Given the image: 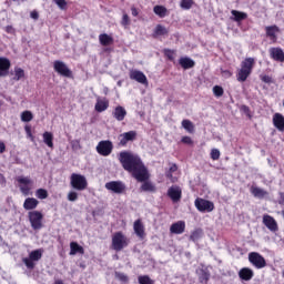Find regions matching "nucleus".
Segmentation results:
<instances>
[{
	"instance_id": "obj_1",
	"label": "nucleus",
	"mask_w": 284,
	"mask_h": 284,
	"mask_svg": "<svg viewBox=\"0 0 284 284\" xmlns=\"http://www.w3.org/2000/svg\"><path fill=\"white\" fill-rule=\"evenodd\" d=\"M119 161L125 172H130L133 179H136L139 183H143L141 185L142 192H156V186L152 184V182H148L150 174L148 173V168H145V164H143V161H141L139 155L122 151L119 154Z\"/></svg>"
},
{
	"instance_id": "obj_2",
	"label": "nucleus",
	"mask_w": 284,
	"mask_h": 284,
	"mask_svg": "<svg viewBox=\"0 0 284 284\" xmlns=\"http://www.w3.org/2000/svg\"><path fill=\"white\" fill-rule=\"evenodd\" d=\"M254 68V58H246L241 63V69H239L236 79L240 83H245L250 74H252V69Z\"/></svg>"
},
{
	"instance_id": "obj_3",
	"label": "nucleus",
	"mask_w": 284,
	"mask_h": 284,
	"mask_svg": "<svg viewBox=\"0 0 284 284\" xmlns=\"http://www.w3.org/2000/svg\"><path fill=\"white\" fill-rule=\"evenodd\" d=\"M111 245L114 252H121L122 250H125L128 245H130V239H128L123 232H115L112 236Z\"/></svg>"
},
{
	"instance_id": "obj_4",
	"label": "nucleus",
	"mask_w": 284,
	"mask_h": 284,
	"mask_svg": "<svg viewBox=\"0 0 284 284\" xmlns=\"http://www.w3.org/2000/svg\"><path fill=\"white\" fill-rule=\"evenodd\" d=\"M43 257V248H38L34 251H31L29 253V257H23L22 263H24L27 270H34V262L41 261Z\"/></svg>"
},
{
	"instance_id": "obj_5",
	"label": "nucleus",
	"mask_w": 284,
	"mask_h": 284,
	"mask_svg": "<svg viewBox=\"0 0 284 284\" xmlns=\"http://www.w3.org/2000/svg\"><path fill=\"white\" fill-rule=\"evenodd\" d=\"M248 263H251L255 270H263L264 267H267V261H265V257H263L258 252L248 253Z\"/></svg>"
},
{
	"instance_id": "obj_6",
	"label": "nucleus",
	"mask_w": 284,
	"mask_h": 284,
	"mask_svg": "<svg viewBox=\"0 0 284 284\" xmlns=\"http://www.w3.org/2000/svg\"><path fill=\"white\" fill-rule=\"evenodd\" d=\"M71 187L73 190H78V192H83L88 187V180L84 175H81L79 173H73L71 175Z\"/></svg>"
},
{
	"instance_id": "obj_7",
	"label": "nucleus",
	"mask_w": 284,
	"mask_h": 284,
	"mask_svg": "<svg viewBox=\"0 0 284 284\" xmlns=\"http://www.w3.org/2000/svg\"><path fill=\"white\" fill-rule=\"evenodd\" d=\"M53 70L54 72L60 74V77H65V79H72V70H70V68H68V64H65V62L63 61L55 60L53 62Z\"/></svg>"
},
{
	"instance_id": "obj_8",
	"label": "nucleus",
	"mask_w": 284,
	"mask_h": 284,
	"mask_svg": "<svg viewBox=\"0 0 284 284\" xmlns=\"http://www.w3.org/2000/svg\"><path fill=\"white\" fill-rule=\"evenodd\" d=\"M29 221L32 230H41L43 227V213L39 211L29 212Z\"/></svg>"
},
{
	"instance_id": "obj_9",
	"label": "nucleus",
	"mask_w": 284,
	"mask_h": 284,
	"mask_svg": "<svg viewBox=\"0 0 284 284\" xmlns=\"http://www.w3.org/2000/svg\"><path fill=\"white\" fill-rule=\"evenodd\" d=\"M112 150H114V145L110 140L100 141L97 145V152L101 156H110L112 154Z\"/></svg>"
},
{
	"instance_id": "obj_10",
	"label": "nucleus",
	"mask_w": 284,
	"mask_h": 284,
	"mask_svg": "<svg viewBox=\"0 0 284 284\" xmlns=\"http://www.w3.org/2000/svg\"><path fill=\"white\" fill-rule=\"evenodd\" d=\"M105 189L113 192V194H123V192H125V183L121 181H111L105 183Z\"/></svg>"
},
{
	"instance_id": "obj_11",
	"label": "nucleus",
	"mask_w": 284,
	"mask_h": 284,
	"mask_svg": "<svg viewBox=\"0 0 284 284\" xmlns=\"http://www.w3.org/2000/svg\"><path fill=\"white\" fill-rule=\"evenodd\" d=\"M195 207L199 212H213L214 211V203L207 200H203L197 197L195 200Z\"/></svg>"
},
{
	"instance_id": "obj_12",
	"label": "nucleus",
	"mask_w": 284,
	"mask_h": 284,
	"mask_svg": "<svg viewBox=\"0 0 284 284\" xmlns=\"http://www.w3.org/2000/svg\"><path fill=\"white\" fill-rule=\"evenodd\" d=\"M268 54L273 61H276L277 63H284V52L283 49L278 47H272L268 49Z\"/></svg>"
},
{
	"instance_id": "obj_13",
	"label": "nucleus",
	"mask_w": 284,
	"mask_h": 284,
	"mask_svg": "<svg viewBox=\"0 0 284 284\" xmlns=\"http://www.w3.org/2000/svg\"><path fill=\"white\" fill-rule=\"evenodd\" d=\"M130 79L132 81H136L138 83H141L142 85L148 84V77H145V73H143V71H139V70L130 71Z\"/></svg>"
},
{
	"instance_id": "obj_14",
	"label": "nucleus",
	"mask_w": 284,
	"mask_h": 284,
	"mask_svg": "<svg viewBox=\"0 0 284 284\" xmlns=\"http://www.w3.org/2000/svg\"><path fill=\"white\" fill-rule=\"evenodd\" d=\"M133 231L138 239H140V241L145 240V226L143 225V222H141L140 219L133 223Z\"/></svg>"
},
{
	"instance_id": "obj_15",
	"label": "nucleus",
	"mask_w": 284,
	"mask_h": 284,
	"mask_svg": "<svg viewBox=\"0 0 284 284\" xmlns=\"http://www.w3.org/2000/svg\"><path fill=\"white\" fill-rule=\"evenodd\" d=\"M18 183H20V192L24 195L28 196L30 194V185L32 183V180L30 178H23L20 176L18 178Z\"/></svg>"
},
{
	"instance_id": "obj_16",
	"label": "nucleus",
	"mask_w": 284,
	"mask_h": 284,
	"mask_svg": "<svg viewBox=\"0 0 284 284\" xmlns=\"http://www.w3.org/2000/svg\"><path fill=\"white\" fill-rule=\"evenodd\" d=\"M11 65L12 63L8 58L0 57V77H8Z\"/></svg>"
},
{
	"instance_id": "obj_17",
	"label": "nucleus",
	"mask_w": 284,
	"mask_h": 284,
	"mask_svg": "<svg viewBox=\"0 0 284 284\" xmlns=\"http://www.w3.org/2000/svg\"><path fill=\"white\" fill-rule=\"evenodd\" d=\"M168 196L171 197L173 203H179V201H181V196H182L181 187L175 186V185L169 187Z\"/></svg>"
},
{
	"instance_id": "obj_18",
	"label": "nucleus",
	"mask_w": 284,
	"mask_h": 284,
	"mask_svg": "<svg viewBox=\"0 0 284 284\" xmlns=\"http://www.w3.org/2000/svg\"><path fill=\"white\" fill-rule=\"evenodd\" d=\"M263 224L271 232H277L278 231V224L276 223V220H274V217H272V215H264L263 216Z\"/></svg>"
},
{
	"instance_id": "obj_19",
	"label": "nucleus",
	"mask_w": 284,
	"mask_h": 284,
	"mask_svg": "<svg viewBox=\"0 0 284 284\" xmlns=\"http://www.w3.org/2000/svg\"><path fill=\"white\" fill-rule=\"evenodd\" d=\"M136 140V131H129L120 134V145L125 146L128 142Z\"/></svg>"
},
{
	"instance_id": "obj_20",
	"label": "nucleus",
	"mask_w": 284,
	"mask_h": 284,
	"mask_svg": "<svg viewBox=\"0 0 284 284\" xmlns=\"http://www.w3.org/2000/svg\"><path fill=\"white\" fill-rule=\"evenodd\" d=\"M112 116L115 121H124L125 116H128V111L122 105H118L112 111Z\"/></svg>"
},
{
	"instance_id": "obj_21",
	"label": "nucleus",
	"mask_w": 284,
	"mask_h": 284,
	"mask_svg": "<svg viewBox=\"0 0 284 284\" xmlns=\"http://www.w3.org/2000/svg\"><path fill=\"white\" fill-rule=\"evenodd\" d=\"M241 281H252L254 278V271L250 267H243L239 272Z\"/></svg>"
},
{
	"instance_id": "obj_22",
	"label": "nucleus",
	"mask_w": 284,
	"mask_h": 284,
	"mask_svg": "<svg viewBox=\"0 0 284 284\" xmlns=\"http://www.w3.org/2000/svg\"><path fill=\"white\" fill-rule=\"evenodd\" d=\"M273 125L280 131L284 132V116L281 113H275L273 116Z\"/></svg>"
},
{
	"instance_id": "obj_23",
	"label": "nucleus",
	"mask_w": 284,
	"mask_h": 284,
	"mask_svg": "<svg viewBox=\"0 0 284 284\" xmlns=\"http://www.w3.org/2000/svg\"><path fill=\"white\" fill-rule=\"evenodd\" d=\"M250 192L255 199H265V196L270 195L267 191L254 185L251 186Z\"/></svg>"
},
{
	"instance_id": "obj_24",
	"label": "nucleus",
	"mask_w": 284,
	"mask_h": 284,
	"mask_svg": "<svg viewBox=\"0 0 284 284\" xmlns=\"http://www.w3.org/2000/svg\"><path fill=\"white\" fill-rule=\"evenodd\" d=\"M171 234H183L185 232V223L183 221L175 222L170 227Z\"/></svg>"
},
{
	"instance_id": "obj_25",
	"label": "nucleus",
	"mask_w": 284,
	"mask_h": 284,
	"mask_svg": "<svg viewBox=\"0 0 284 284\" xmlns=\"http://www.w3.org/2000/svg\"><path fill=\"white\" fill-rule=\"evenodd\" d=\"M38 205H39V200L34 197H27L23 203V209L27 211L37 210Z\"/></svg>"
},
{
	"instance_id": "obj_26",
	"label": "nucleus",
	"mask_w": 284,
	"mask_h": 284,
	"mask_svg": "<svg viewBox=\"0 0 284 284\" xmlns=\"http://www.w3.org/2000/svg\"><path fill=\"white\" fill-rule=\"evenodd\" d=\"M75 254H85L83 246L79 245L77 242L70 243V256H75Z\"/></svg>"
},
{
	"instance_id": "obj_27",
	"label": "nucleus",
	"mask_w": 284,
	"mask_h": 284,
	"mask_svg": "<svg viewBox=\"0 0 284 284\" xmlns=\"http://www.w3.org/2000/svg\"><path fill=\"white\" fill-rule=\"evenodd\" d=\"M110 108V102L106 99H98L95 103V112H105Z\"/></svg>"
},
{
	"instance_id": "obj_28",
	"label": "nucleus",
	"mask_w": 284,
	"mask_h": 284,
	"mask_svg": "<svg viewBox=\"0 0 284 284\" xmlns=\"http://www.w3.org/2000/svg\"><path fill=\"white\" fill-rule=\"evenodd\" d=\"M42 139H43V143H45V145L48 148H54V135L52 134V132H48L45 131L43 134H42Z\"/></svg>"
},
{
	"instance_id": "obj_29",
	"label": "nucleus",
	"mask_w": 284,
	"mask_h": 284,
	"mask_svg": "<svg viewBox=\"0 0 284 284\" xmlns=\"http://www.w3.org/2000/svg\"><path fill=\"white\" fill-rule=\"evenodd\" d=\"M231 14L233 18V21H236L237 23H241V21H245L247 19V13L243 11L232 10Z\"/></svg>"
},
{
	"instance_id": "obj_30",
	"label": "nucleus",
	"mask_w": 284,
	"mask_h": 284,
	"mask_svg": "<svg viewBox=\"0 0 284 284\" xmlns=\"http://www.w3.org/2000/svg\"><path fill=\"white\" fill-rule=\"evenodd\" d=\"M179 63H180L181 68H183L184 70H190L191 68H194V65H195L194 60H192L190 58H181L179 60Z\"/></svg>"
},
{
	"instance_id": "obj_31",
	"label": "nucleus",
	"mask_w": 284,
	"mask_h": 284,
	"mask_svg": "<svg viewBox=\"0 0 284 284\" xmlns=\"http://www.w3.org/2000/svg\"><path fill=\"white\" fill-rule=\"evenodd\" d=\"M168 32V28L162 24H158L153 30V38L156 39L158 37H165Z\"/></svg>"
},
{
	"instance_id": "obj_32",
	"label": "nucleus",
	"mask_w": 284,
	"mask_h": 284,
	"mask_svg": "<svg viewBox=\"0 0 284 284\" xmlns=\"http://www.w3.org/2000/svg\"><path fill=\"white\" fill-rule=\"evenodd\" d=\"M99 41L101 45H112L114 43V39L111 36H108V33H101L99 36Z\"/></svg>"
},
{
	"instance_id": "obj_33",
	"label": "nucleus",
	"mask_w": 284,
	"mask_h": 284,
	"mask_svg": "<svg viewBox=\"0 0 284 284\" xmlns=\"http://www.w3.org/2000/svg\"><path fill=\"white\" fill-rule=\"evenodd\" d=\"M153 12L154 14L160 17V19H165V17H168V8H165L164 6H155L153 8Z\"/></svg>"
},
{
	"instance_id": "obj_34",
	"label": "nucleus",
	"mask_w": 284,
	"mask_h": 284,
	"mask_svg": "<svg viewBox=\"0 0 284 284\" xmlns=\"http://www.w3.org/2000/svg\"><path fill=\"white\" fill-rule=\"evenodd\" d=\"M201 239H203L202 229L194 230L190 235V241H192L193 243H197V241H201Z\"/></svg>"
},
{
	"instance_id": "obj_35",
	"label": "nucleus",
	"mask_w": 284,
	"mask_h": 284,
	"mask_svg": "<svg viewBox=\"0 0 284 284\" xmlns=\"http://www.w3.org/2000/svg\"><path fill=\"white\" fill-rule=\"evenodd\" d=\"M266 30V37H270L271 39H276V32H280L281 29L276 24L270 26L265 28Z\"/></svg>"
},
{
	"instance_id": "obj_36",
	"label": "nucleus",
	"mask_w": 284,
	"mask_h": 284,
	"mask_svg": "<svg viewBox=\"0 0 284 284\" xmlns=\"http://www.w3.org/2000/svg\"><path fill=\"white\" fill-rule=\"evenodd\" d=\"M199 281L202 284H207V282L210 281V271L204 268L200 270Z\"/></svg>"
},
{
	"instance_id": "obj_37",
	"label": "nucleus",
	"mask_w": 284,
	"mask_h": 284,
	"mask_svg": "<svg viewBox=\"0 0 284 284\" xmlns=\"http://www.w3.org/2000/svg\"><path fill=\"white\" fill-rule=\"evenodd\" d=\"M182 128L190 134H193V132H194V123H192V121H190V120H183Z\"/></svg>"
},
{
	"instance_id": "obj_38",
	"label": "nucleus",
	"mask_w": 284,
	"mask_h": 284,
	"mask_svg": "<svg viewBox=\"0 0 284 284\" xmlns=\"http://www.w3.org/2000/svg\"><path fill=\"white\" fill-rule=\"evenodd\" d=\"M193 6H194V0H181L180 1V8L182 10H192Z\"/></svg>"
},
{
	"instance_id": "obj_39",
	"label": "nucleus",
	"mask_w": 284,
	"mask_h": 284,
	"mask_svg": "<svg viewBox=\"0 0 284 284\" xmlns=\"http://www.w3.org/2000/svg\"><path fill=\"white\" fill-rule=\"evenodd\" d=\"M23 77H26V71H23V69L17 67L14 69V77L13 80L14 81H21V79H23Z\"/></svg>"
},
{
	"instance_id": "obj_40",
	"label": "nucleus",
	"mask_w": 284,
	"mask_h": 284,
	"mask_svg": "<svg viewBox=\"0 0 284 284\" xmlns=\"http://www.w3.org/2000/svg\"><path fill=\"white\" fill-rule=\"evenodd\" d=\"M32 119H34V115H32V113L30 111H23L21 113V121L23 123H30V121H32Z\"/></svg>"
},
{
	"instance_id": "obj_41",
	"label": "nucleus",
	"mask_w": 284,
	"mask_h": 284,
	"mask_svg": "<svg viewBox=\"0 0 284 284\" xmlns=\"http://www.w3.org/2000/svg\"><path fill=\"white\" fill-rule=\"evenodd\" d=\"M37 199L44 200L48 199V190L45 189H38L36 191Z\"/></svg>"
},
{
	"instance_id": "obj_42",
	"label": "nucleus",
	"mask_w": 284,
	"mask_h": 284,
	"mask_svg": "<svg viewBox=\"0 0 284 284\" xmlns=\"http://www.w3.org/2000/svg\"><path fill=\"white\" fill-rule=\"evenodd\" d=\"M140 284H154V281L148 275H141L138 277Z\"/></svg>"
},
{
	"instance_id": "obj_43",
	"label": "nucleus",
	"mask_w": 284,
	"mask_h": 284,
	"mask_svg": "<svg viewBox=\"0 0 284 284\" xmlns=\"http://www.w3.org/2000/svg\"><path fill=\"white\" fill-rule=\"evenodd\" d=\"M115 278H118V281H121V283H128V281H130L125 273L121 272H115Z\"/></svg>"
},
{
	"instance_id": "obj_44",
	"label": "nucleus",
	"mask_w": 284,
	"mask_h": 284,
	"mask_svg": "<svg viewBox=\"0 0 284 284\" xmlns=\"http://www.w3.org/2000/svg\"><path fill=\"white\" fill-rule=\"evenodd\" d=\"M211 159L213 161H219L221 159V151H219V149H212L211 150Z\"/></svg>"
},
{
	"instance_id": "obj_45",
	"label": "nucleus",
	"mask_w": 284,
	"mask_h": 284,
	"mask_svg": "<svg viewBox=\"0 0 284 284\" xmlns=\"http://www.w3.org/2000/svg\"><path fill=\"white\" fill-rule=\"evenodd\" d=\"M53 2L60 10H65L68 8V2L65 0H53Z\"/></svg>"
},
{
	"instance_id": "obj_46",
	"label": "nucleus",
	"mask_w": 284,
	"mask_h": 284,
	"mask_svg": "<svg viewBox=\"0 0 284 284\" xmlns=\"http://www.w3.org/2000/svg\"><path fill=\"white\" fill-rule=\"evenodd\" d=\"M223 87L215 85L213 87V94L214 97H221L223 94Z\"/></svg>"
},
{
	"instance_id": "obj_47",
	"label": "nucleus",
	"mask_w": 284,
	"mask_h": 284,
	"mask_svg": "<svg viewBox=\"0 0 284 284\" xmlns=\"http://www.w3.org/2000/svg\"><path fill=\"white\" fill-rule=\"evenodd\" d=\"M79 199V194L74 191L69 192L68 194V201H71L72 203H74V201H78Z\"/></svg>"
},
{
	"instance_id": "obj_48",
	"label": "nucleus",
	"mask_w": 284,
	"mask_h": 284,
	"mask_svg": "<svg viewBox=\"0 0 284 284\" xmlns=\"http://www.w3.org/2000/svg\"><path fill=\"white\" fill-rule=\"evenodd\" d=\"M164 55L166 57V59H169V61H174V51L170 49H164Z\"/></svg>"
},
{
	"instance_id": "obj_49",
	"label": "nucleus",
	"mask_w": 284,
	"mask_h": 284,
	"mask_svg": "<svg viewBox=\"0 0 284 284\" xmlns=\"http://www.w3.org/2000/svg\"><path fill=\"white\" fill-rule=\"evenodd\" d=\"M121 26H123L124 28L125 26H130V16H128L126 13H124L122 17Z\"/></svg>"
},
{
	"instance_id": "obj_50",
	"label": "nucleus",
	"mask_w": 284,
	"mask_h": 284,
	"mask_svg": "<svg viewBox=\"0 0 284 284\" xmlns=\"http://www.w3.org/2000/svg\"><path fill=\"white\" fill-rule=\"evenodd\" d=\"M24 131L27 133V136L31 139V141H34V136L32 135V129L28 125L24 126Z\"/></svg>"
},
{
	"instance_id": "obj_51",
	"label": "nucleus",
	"mask_w": 284,
	"mask_h": 284,
	"mask_svg": "<svg viewBox=\"0 0 284 284\" xmlns=\"http://www.w3.org/2000/svg\"><path fill=\"white\" fill-rule=\"evenodd\" d=\"M182 143H185L186 145H191V143H192V138H190V136H183V138H182Z\"/></svg>"
},
{
	"instance_id": "obj_52",
	"label": "nucleus",
	"mask_w": 284,
	"mask_h": 284,
	"mask_svg": "<svg viewBox=\"0 0 284 284\" xmlns=\"http://www.w3.org/2000/svg\"><path fill=\"white\" fill-rule=\"evenodd\" d=\"M261 79L263 83H272V77L270 75H263Z\"/></svg>"
},
{
	"instance_id": "obj_53",
	"label": "nucleus",
	"mask_w": 284,
	"mask_h": 284,
	"mask_svg": "<svg viewBox=\"0 0 284 284\" xmlns=\"http://www.w3.org/2000/svg\"><path fill=\"white\" fill-rule=\"evenodd\" d=\"M278 196V205H284V192H280Z\"/></svg>"
},
{
	"instance_id": "obj_54",
	"label": "nucleus",
	"mask_w": 284,
	"mask_h": 284,
	"mask_svg": "<svg viewBox=\"0 0 284 284\" xmlns=\"http://www.w3.org/2000/svg\"><path fill=\"white\" fill-rule=\"evenodd\" d=\"M30 17L31 19H34V21H37L39 19V12H37L36 10L31 11Z\"/></svg>"
},
{
	"instance_id": "obj_55",
	"label": "nucleus",
	"mask_w": 284,
	"mask_h": 284,
	"mask_svg": "<svg viewBox=\"0 0 284 284\" xmlns=\"http://www.w3.org/2000/svg\"><path fill=\"white\" fill-rule=\"evenodd\" d=\"M131 14L132 17H139V10L136 8H131Z\"/></svg>"
},
{
	"instance_id": "obj_56",
	"label": "nucleus",
	"mask_w": 284,
	"mask_h": 284,
	"mask_svg": "<svg viewBox=\"0 0 284 284\" xmlns=\"http://www.w3.org/2000/svg\"><path fill=\"white\" fill-rule=\"evenodd\" d=\"M6 152V143L3 141H0V154H3Z\"/></svg>"
},
{
	"instance_id": "obj_57",
	"label": "nucleus",
	"mask_w": 284,
	"mask_h": 284,
	"mask_svg": "<svg viewBox=\"0 0 284 284\" xmlns=\"http://www.w3.org/2000/svg\"><path fill=\"white\" fill-rule=\"evenodd\" d=\"M222 74H224V77H226L227 79L232 77V72H230V70H222Z\"/></svg>"
},
{
	"instance_id": "obj_58",
	"label": "nucleus",
	"mask_w": 284,
	"mask_h": 284,
	"mask_svg": "<svg viewBox=\"0 0 284 284\" xmlns=\"http://www.w3.org/2000/svg\"><path fill=\"white\" fill-rule=\"evenodd\" d=\"M176 170H179V166H176V164H172L170 168V172H176Z\"/></svg>"
},
{
	"instance_id": "obj_59",
	"label": "nucleus",
	"mask_w": 284,
	"mask_h": 284,
	"mask_svg": "<svg viewBox=\"0 0 284 284\" xmlns=\"http://www.w3.org/2000/svg\"><path fill=\"white\" fill-rule=\"evenodd\" d=\"M242 110H243V112H250V106H247V105H242Z\"/></svg>"
},
{
	"instance_id": "obj_60",
	"label": "nucleus",
	"mask_w": 284,
	"mask_h": 284,
	"mask_svg": "<svg viewBox=\"0 0 284 284\" xmlns=\"http://www.w3.org/2000/svg\"><path fill=\"white\" fill-rule=\"evenodd\" d=\"M54 284H65V283H63V280H57V281L54 282Z\"/></svg>"
},
{
	"instance_id": "obj_61",
	"label": "nucleus",
	"mask_w": 284,
	"mask_h": 284,
	"mask_svg": "<svg viewBox=\"0 0 284 284\" xmlns=\"http://www.w3.org/2000/svg\"><path fill=\"white\" fill-rule=\"evenodd\" d=\"M1 105H3V102L0 101V108H1Z\"/></svg>"
}]
</instances>
